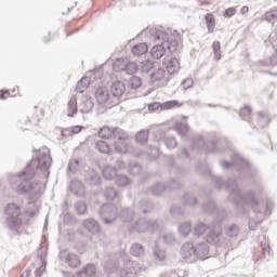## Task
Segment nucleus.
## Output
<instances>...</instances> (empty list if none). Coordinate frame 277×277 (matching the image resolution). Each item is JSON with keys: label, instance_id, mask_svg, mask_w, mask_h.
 <instances>
[{"label": "nucleus", "instance_id": "052dcab7", "mask_svg": "<svg viewBox=\"0 0 277 277\" xmlns=\"http://www.w3.org/2000/svg\"><path fill=\"white\" fill-rule=\"evenodd\" d=\"M179 159H189V150L186 149V147H182L177 151Z\"/></svg>", "mask_w": 277, "mask_h": 277}, {"label": "nucleus", "instance_id": "a18cd8bd", "mask_svg": "<svg viewBox=\"0 0 277 277\" xmlns=\"http://www.w3.org/2000/svg\"><path fill=\"white\" fill-rule=\"evenodd\" d=\"M75 211L78 215H85L88 213V205L83 201H77L75 203Z\"/></svg>", "mask_w": 277, "mask_h": 277}, {"label": "nucleus", "instance_id": "9b49d317", "mask_svg": "<svg viewBox=\"0 0 277 277\" xmlns=\"http://www.w3.org/2000/svg\"><path fill=\"white\" fill-rule=\"evenodd\" d=\"M95 98L98 105H102L103 107H115L111 94L107 87H98L95 91Z\"/></svg>", "mask_w": 277, "mask_h": 277}, {"label": "nucleus", "instance_id": "a878e982", "mask_svg": "<svg viewBox=\"0 0 277 277\" xmlns=\"http://www.w3.org/2000/svg\"><path fill=\"white\" fill-rule=\"evenodd\" d=\"M131 51L134 57H142V55H146V53H148V44L145 42L135 44L132 47Z\"/></svg>", "mask_w": 277, "mask_h": 277}, {"label": "nucleus", "instance_id": "aec40b11", "mask_svg": "<svg viewBox=\"0 0 277 277\" xmlns=\"http://www.w3.org/2000/svg\"><path fill=\"white\" fill-rule=\"evenodd\" d=\"M79 108L81 114H90L94 109V98L90 95H83Z\"/></svg>", "mask_w": 277, "mask_h": 277}, {"label": "nucleus", "instance_id": "de8ad7c7", "mask_svg": "<svg viewBox=\"0 0 277 277\" xmlns=\"http://www.w3.org/2000/svg\"><path fill=\"white\" fill-rule=\"evenodd\" d=\"M137 69H138L137 63L128 61L126 63V69L123 72H126V75H135V72H137Z\"/></svg>", "mask_w": 277, "mask_h": 277}, {"label": "nucleus", "instance_id": "c756f323", "mask_svg": "<svg viewBox=\"0 0 277 277\" xmlns=\"http://www.w3.org/2000/svg\"><path fill=\"white\" fill-rule=\"evenodd\" d=\"M195 250V256L197 259L205 260L209 256V248H207L205 245H196Z\"/></svg>", "mask_w": 277, "mask_h": 277}, {"label": "nucleus", "instance_id": "69168bd1", "mask_svg": "<svg viewBox=\"0 0 277 277\" xmlns=\"http://www.w3.org/2000/svg\"><path fill=\"white\" fill-rule=\"evenodd\" d=\"M155 256H156L157 261H166V251L156 250L155 251Z\"/></svg>", "mask_w": 277, "mask_h": 277}, {"label": "nucleus", "instance_id": "8fccbe9b", "mask_svg": "<svg viewBox=\"0 0 277 277\" xmlns=\"http://www.w3.org/2000/svg\"><path fill=\"white\" fill-rule=\"evenodd\" d=\"M141 66V72L148 75L155 68V64L151 61H143Z\"/></svg>", "mask_w": 277, "mask_h": 277}, {"label": "nucleus", "instance_id": "c85d7f7f", "mask_svg": "<svg viewBox=\"0 0 277 277\" xmlns=\"http://www.w3.org/2000/svg\"><path fill=\"white\" fill-rule=\"evenodd\" d=\"M103 176L106 181H114L118 177V170H116V167L107 166L103 170Z\"/></svg>", "mask_w": 277, "mask_h": 277}, {"label": "nucleus", "instance_id": "9d476101", "mask_svg": "<svg viewBox=\"0 0 277 277\" xmlns=\"http://www.w3.org/2000/svg\"><path fill=\"white\" fill-rule=\"evenodd\" d=\"M127 92V87L124 85V82L122 81H115L110 85V96L113 100V104L120 105V101H127V97H124V94Z\"/></svg>", "mask_w": 277, "mask_h": 277}, {"label": "nucleus", "instance_id": "39448f33", "mask_svg": "<svg viewBox=\"0 0 277 277\" xmlns=\"http://www.w3.org/2000/svg\"><path fill=\"white\" fill-rule=\"evenodd\" d=\"M221 168L223 170H228V168L234 167L242 174V176H247L252 179V176H256V168H254L250 162L241 156V154L234 151L232 156V162L226 160L220 161Z\"/></svg>", "mask_w": 277, "mask_h": 277}, {"label": "nucleus", "instance_id": "79ce46f5", "mask_svg": "<svg viewBox=\"0 0 277 277\" xmlns=\"http://www.w3.org/2000/svg\"><path fill=\"white\" fill-rule=\"evenodd\" d=\"M116 183L119 187H127L131 185V179L124 174H118L116 177Z\"/></svg>", "mask_w": 277, "mask_h": 277}, {"label": "nucleus", "instance_id": "680f3d73", "mask_svg": "<svg viewBox=\"0 0 277 277\" xmlns=\"http://www.w3.org/2000/svg\"><path fill=\"white\" fill-rule=\"evenodd\" d=\"M183 90H189L194 88V79L187 78L182 82Z\"/></svg>", "mask_w": 277, "mask_h": 277}, {"label": "nucleus", "instance_id": "ddd939ff", "mask_svg": "<svg viewBox=\"0 0 277 277\" xmlns=\"http://www.w3.org/2000/svg\"><path fill=\"white\" fill-rule=\"evenodd\" d=\"M150 81L155 88H163L168 85V77H166V69L158 68L156 71L150 74Z\"/></svg>", "mask_w": 277, "mask_h": 277}, {"label": "nucleus", "instance_id": "0eeeda50", "mask_svg": "<svg viewBox=\"0 0 277 277\" xmlns=\"http://www.w3.org/2000/svg\"><path fill=\"white\" fill-rule=\"evenodd\" d=\"M6 215L5 225L10 230H18L23 225V220H21V207L16 203H9L4 210Z\"/></svg>", "mask_w": 277, "mask_h": 277}, {"label": "nucleus", "instance_id": "4be33fe9", "mask_svg": "<svg viewBox=\"0 0 277 277\" xmlns=\"http://www.w3.org/2000/svg\"><path fill=\"white\" fill-rule=\"evenodd\" d=\"M111 142L116 144V142H122L124 140H129V134L121 128H113V134L110 136Z\"/></svg>", "mask_w": 277, "mask_h": 277}, {"label": "nucleus", "instance_id": "473e14b6", "mask_svg": "<svg viewBox=\"0 0 277 277\" xmlns=\"http://www.w3.org/2000/svg\"><path fill=\"white\" fill-rule=\"evenodd\" d=\"M182 256L184 259H192V256H196V249L194 245H184L182 248Z\"/></svg>", "mask_w": 277, "mask_h": 277}, {"label": "nucleus", "instance_id": "f3484780", "mask_svg": "<svg viewBox=\"0 0 277 277\" xmlns=\"http://www.w3.org/2000/svg\"><path fill=\"white\" fill-rule=\"evenodd\" d=\"M84 181L87 185H101V175L94 169H88L84 173Z\"/></svg>", "mask_w": 277, "mask_h": 277}, {"label": "nucleus", "instance_id": "3c124183", "mask_svg": "<svg viewBox=\"0 0 277 277\" xmlns=\"http://www.w3.org/2000/svg\"><path fill=\"white\" fill-rule=\"evenodd\" d=\"M170 213H172L174 217H185V211L183 208H181V206H173L170 209Z\"/></svg>", "mask_w": 277, "mask_h": 277}, {"label": "nucleus", "instance_id": "6ab92c4d", "mask_svg": "<svg viewBox=\"0 0 277 277\" xmlns=\"http://www.w3.org/2000/svg\"><path fill=\"white\" fill-rule=\"evenodd\" d=\"M69 189L74 196H78L79 198H83V196H85V185H83V182L79 180L71 181Z\"/></svg>", "mask_w": 277, "mask_h": 277}, {"label": "nucleus", "instance_id": "58836bf2", "mask_svg": "<svg viewBox=\"0 0 277 277\" xmlns=\"http://www.w3.org/2000/svg\"><path fill=\"white\" fill-rule=\"evenodd\" d=\"M183 202L184 205H187V207H196V205H198V198L193 194L185 193L183 196Z\"/></svg>", "mask_w": 277, "mask_h": 277}, {"label": "nucleus", "instance_id": "e433bc0d", "mask_svg": "<svg viewBox=\"0 0 277 277\" xmlns=\"http://www.w3.org/2000/svg\"><path fill=\"white\" fill-rule=\"evenodd\" d=\"M127 60L123 58H117L113 64V69L115 72H124L127 68Z\"/></svg>", "mask_w": 277, "mask_h": 277}, {"label": "nucleus", "instance_id": "ea45409f", "mask_svg": "<svg viewBox=\"0 0 277 277\" xmlns=\"http://www.w3.org/2000/svg\"><path fill=\"white\" fill-rule=\"evenodd\" d=\"M134 228L137 233H146L148 230V220L140 219L136 221Z\"/></svg>", "mask_w": 277, "mask_h": 277}, {"label": "nucleus", "instance_id": "c03bdc74", "mask_svg": "<svg viewBox=\"0 0 277 277\" xmlns=\"http://www.w3.org/2000/svg\"><path fill=\"white\" fill-rule=\"evenodd\" d=\"M128 85L131 88V90H137L138 88H142V78L137 76L131 77L128 81Z\"/></svg>", "mask_w": 277, "mask_h": 277}, {"label": "nucleus", "instance_id": "4c0bfd02", "mask_svg": "<svg viewBox=\"0 0 277 277\" xmlns=\"http://www.w3.org/2000/svg\"><path fill=\"white\" fill-rule=\"evenodd\" d=\"M82 129L83 128L81 126L65 128L62 130V135H63V137H70V135H72V134L77 135V133H81Z\"/></svg>", "mask_w": 277, "mask_h": 277}, {"label": "nucleus", "instance_id": "49530a36", "mask_svg": "<svg viewBox=\"0 0 277 277\" xmlns=\"http://www.w3.org/2000/svg\"><path fill=\"white\" fill-rule=\"evenodd\" d=\"M136 143L141 144V146H143V144H146L148 142V131L146 130H141L137 134H136Z\"/></svg>", "mask_w": 277, "mask_h": 277}, {"label": "nucleus", "instance_id": "864d4df0", "mask_svg": "<svg viewBox=\"0 0 277 277\" xmlns=\"http://www.w3.org/2000/svg\"><path fill=\"white\" fill-rule=\"evenodd\" d=\"M129 172L133 176H137V174L142 172V164H140L138 162L131 163L129 168Z\"/></svg>", "mask_w": 277, "mask_h": 277}, {"label": "nucleus", "instance_id": "f03ea898", "mask_svg": "<svg viewBox=\"0 0 277 277\" xmlns=\"http://www.w3.org/2000/svg\"><path fill=\"white\" fill-rule=\"evenodd\" d=\"M201 168L206 171L201 170ZM201 168L199 164L197 167V172L199 174H209L212 176L213 187L216 189H226L229 194V202H233L239 211L243 212L246 211V207H252L254 213H263L264 215H267V203L256 201L254 193L242 194L236 180L229 179L227 182H224L220 175H213L211 168L207 164H201Z\"/></svg>", "mask_w": 277, "mask_h": 277}, {"label": "nucleus", "instance_id": "f257e3e1", "mask_svg": "<svg viewBox=\"0 0 277 277\" xmlns=\"http://www.w3.org/2000/svg\"><path fill=\"white\" fill-rule=\"evenodd\" d=\"M53 163V159L48 153L40 151L38 158H32L26 164V168L17 175L19 180L15 188L18 196H26L29 200H36L40 192H42V184L39 182H31L32 179L38 176L48 177L51 174L49 170Z\"/></svg>", "mask_w": 277, "mask_h": 277}, {"label": "nucleus", "instance_id": "bf43d9fd", "mask_svg": "<svg viewBox=\"0 0 277 277\" xmlns=\"http://www.w3.org/2000/svg\"><path fill=\"white\" fill-rule=\"evenodd\" d=\"M252 114V108L250 106H245L240 108L239 116L240 118H248Z\"/></svg>", "mask_w": 277, "mask_h": 277}, {"label": "nucleus", "instance_id": "423d86ee", "mask_svg": "<svg viewBox=\"0 0 277 277\" xmlns=\"http://www.w3.org/2000/svg\"><path fill=\"white\" fill-rule=\"evenodd\" d=\"M210 228L211 232L207 235V243H221L222 242V224L220 222H214L211 225H207L202 222H199L195 226L196 237H202L203 233H207V229Z\"/></svg>", "mask_w": 277, "mask_h": 277}, {"label": "nucleus", "instance_id": "4468645a", "mask_svg": "<svg viewBox=\"0 0 277 277\" xmlns=\"http://www.w3.org/2000/svg\"><path fill=\"white\" fill-rule=\"evenodd\" d=\"M183 104L179 103L176 100L167 101L164 103L154 102L148 105L149 111H158V109H161V111H166L168 109H174V107H181Z\"/></svg>", "mask_w": 277, "mask_h": 277}, {"label": "nucleus", "instance_id": "cd10ccee", "mask_svg": "<svg viewBox=\"0 0 277 277\" xmlns=\"http://www.w3.org/2000/svg\"><path fill=\"white\" fill-rule=\"evenodd\" d=\"M77 96H71L68 104H67V116L68 118H75L77 114Z\"/></svg>", "mask_w": 277, "mask_h": 277}, {"label": "nucleus", "instance_id": "f8f14e48", "mask_svg": "<svg viewBox=\"0 0 277 277\" xmlns=\"http://www.w3.org/2000/svg\"><path fill=\"white\" fill-rule=\"evenodd\" d=\"M202 210L205 213H215L216 211V222L222 224L223 220H226V210H220L217 209V206H215V201L209 200L208 202L202 205Z\"/></svg>", "mask_w": 277, "mask_h": 277}, {"label": "nucleus", "instance_id": "5701e85b", "mask_svg": "<svg viewBox=\"0 0 277 277\" xmlns=\"http://www.w3.org/2000/svg\"><path fill=\"white\" fill-rule=\"evenodd\" d=\"M135 217V211L132 208H123L119 213V219L121 222L129 224V222H133Z\"/></svg>", "mask_w": 277, "mask_h": 277}, {"label": "nucleus", "instance_id": "7c9ffc66", "mask_svg": "<svg viewBox=\"0 0 277 277\" xmlns=\"http://www.w3.org/2000/svg\"><path fill=\"white\" fill-rule=\"evenodd\" d=\"M153 209H154V206L151 201H148L146 199L140 201L138 213H143L144 215H146V213H150Z\"/></svg>", "mask_w": 277, "mask_h": 277}, {"label": "nucleus", "instance_id": "2f4dec72", "mask_svg": "<svg viewBox=\"0 0 277 277\" xmlns=\"http://www.w3.org/2000/svg\"><path fill=\"white\" fill-rule=\"evenodd\" d=\"M95 148L96 150H98V153H102L103 155H109V153H111V147L105 141H97L95 143Z\"/></svg>", "mask_w": 277, "mask_h": 277}, {"label": "nucleus", "instance_id": "20e7f679", "mask_svg": "<svg viewBox=\"0 0 277 277\" xmlns=\"http://www.w3.org/2000/svg\"><path fill=\"white\" fill-rule=\"evenodd\" d=\"M228 146V138H222L217 133L211 132L205 140L202 136H197L193 140V148L198 150H205L209 153V148H212V153H222L226 150Z\"/></svg>", "mask_w": 277, "mask_h": 277}, {"label": "nucleus", "instance_id": "a19ab883", "mask_svg": "<svg viewBox=\"0 0 277 277\" xmlns=\"http://www.w3.org/2000/svg\"><path fill=\"white\" fill-rule=\"evenodd\" d=\"M104 198H106V200H116V198H118V190H116L114 186L106 187L104 190Z\"/></svg>", "mask_w": 277, "mask_h": 277}, {"label": "nucleus", "instance_id": "0e129e2a", "mask_svg": "<svg viewBox=\"0 0 277 277\" xmlns=\"http://www.w3.org/2000/svg\"><path fill=\"white\" fill-rule=\"evenodd\" d=\"M115 167L118 168V170H124V168H127V162H124L122 158H117L115 160Z\"/></svg>", "mask_w": 277, "mask_h": 277}, {"label": "nucleus", "instance_id": "13d9d810", "mask_svg": "<svg viewBox=\"0 0 277 277\" xmlns=\"http://www.w3.org/2000/svg\"><path fill=\"white\" fill-rule=\"evenodd\" d=\"M131 252L133 256H140V254H144V248L142 245H133L131 248Z\"/></svg>", "mask_w": 277, "mask_h": 277}, {"label": "nucleus", "instance_id": "72a5a7b5", "mask_svg": "<svg viewBox=\"0 0 277 277\" xmlns=\"http://www.w3.org/2000/svg\"><path fill=\"white\" fill-rule=\"evenodd\" d=\"M113 131L114 128L104 126L98 130V137H101V140H111Z\"/></svg>", "mask_w": 277, "mask_h": 277}, {"label": "nucleus", "instance_id": "b1692460", "mask_svg": "<svg viewBox=\"0 0 277 277\" xmlns=\"http://www.w3.org/2000/svg\"><path fill=\"white\" fill-rule=\"evenodd\" d=\"M34 265L37 267L35 272L36 277H42V274L47 272V259L42 256L37 258Z\"/></svg>", "mask_w": 277, "mask_h": 277}, {"label": "nucleus", "instance_id": "1a4fd4ad", "mask_svg": "<svg viewBox=\"0 0 277 277\" xmlns=\"http://www.w3.org/2000/svg\"><path fill=\"white\" fill-rule=\"evenodd\" d=\"M183 187V183L171 179L167 186L161 183L154 184L150 188H148L147 194H153V196H161L166 189H170V192H174L175 189H181Z\"/></svg>", "mask_w": 277, "mask_h": 277}, {"label": "nucleus", "instance_id": "393cba45", "mask_svg": "<svg viewBox=\"0 0 277 277\" xmlns=\"http://www.w3.org/2000/svg\"><path fill=\"white\" fill-rule=\"evenodd\" d=\"M239 233H241V230L237 224H230L225 227V235L228 239H232V241H235V239L239 237Z\"/></svg>", "mask_w": 277, "mask_h": 277}, {"label": "nucleus", "instance_id": "c9c22d12", "mask_svg": "<svg viewBox=\"0 0 277 277\" xmlns=\"http://www.w3.org/2000/svg\"><path fill=\"white\" fill-rule=\"evenodd\" d=\"M88 85H90V78H81L76 85V92H78L79 94H83Z\"/></svg>", "mask_w": 277, "mask_h": 277}, {"label": "nucleus", "instance_id": "37998d69", "mask_svg": "<svg viewBox=\"0 0 277 277\" xmlns=\"http://www.w3.org/2000/svg\"><path fill=\"white\" fill-rule=\"evenodd\" d=\"M179 233L183 237H188L189 233H192V223L190 222H184L179 226Z\"/></svg>", "mask_w": 277, "mask_h": 277}, {"label": "nucleus", "instance_id": "6e6552de", "mask_svg": "<svg viewBox=\"0 0 277 277\" xmlns=\"http://www.w3.org/2000/svg\"><path fill=\"white\" fill-rule=\"evenodd\" d=\"M98 215L104 224H114L118 217V208L111 203H104L98 210Z\"/></svg>", "mask_w": 277, "mask_h": 277}, {"label": "nucleus", "instance_id": "4d7b16f0", "mask_svg": "<svg viewBox=\"0 0 277 277\" xmlns=\"http://www.w3.org/2000/svg\"><path fill=\"white\" fill-rule=\"evenodd\" d=\"M237 14V6H230L223 12L224 18H233Z\"/></svg>", "mask_w": 277, "mask_h": 277}, {"label": "nucleus", "instance_id": "412c9836", "mask_svg": "<svg viewBox=\"0 0 277 277\" xmlns=\"http://www.w3.org/2000/svg\"><path fill=\"white\" fill-rule=\"evenodd\" d=\"M115 150L118 155H127V153H131L133 150V145L127 140L115 142Z\"/></svg>", "mask_w": 277, "mask_h": 277}, {"label": "nucleus", "instance_id": "7ed1b4c3", "mask_svg": "<svg viewBox=\"0 0 277 277\" xmlns=\"http://www.w3.org/2000/svg\"><path fill=\"white\" fill-rule=\"evenodd\" d=\"M145 42L153 44L157 42L150 50V55L154 60H161L166 55V50L170 53H176L181 47V34L176 30H163V28H149L141 32Z\"/></svg>", "mask_w": 277, "mask_h": 277}, {"label": "nucleus", "instance_id": "bb28decb", "mask_svg": "<svg viewBox=\"0 0 277 277\" xmlns=\"http://www.w3.org/2000/svg\"><path fill=\"white\" fill-rule=\"evenodd\" d=\"M176 236L172 232H161L158 236V243H174Z\"/></svg>", "mask_w": 277, "mask_h": 277}, {"label": "nucleus", "instance_id": "dca6fc26", "mask_svg": "<svg viewBox=\"0 0 277 277\" xmlns=\"http://www.w3.org/2000/svg\"><path fill=\"white\" fill-rule=\"evenodd\" d=\"M83 228L91 233V235H98L101 233V224L95 219H87L82 222Z\"/></svg>", "mask_w": 277, "mask_h": 277}, {"label": "nucleus", "instance_id": "603ef678", "mask_svg": "<svg viewBox=\"0 0 277 277\" xmlns=\"http://www.w3.org/2000/svg\"><path fill=\"white\" fill-rule=\"evenodd\" d=\"M79 166H81V161L79 159H71L68 163V172L76 173L79 170Z\"/></svg>", "mask_w": 277, "mask_h": 277}, {"label": "nucleus", "instance_id": "774afa93", "mask_svg": "<svg viewBox=\"0 0 277 277\" xmlns=\"http://www.w3.org/2000/svg\"><path fill=\"white\" fill-rule=\"evenodd\" d=\"M31 276V269H26L19 277H29Z\"/></svg>", "mask_w": 277, "mask_h": 277}, {"label": "nucleus", "instance_id": "5fc2aeb1", "mask_svg": "<svg viewBox=\"0 0 277 277\" xmlns=\"http://www.w3.org/2000/svg\"><path fill=\"white\" fill-rule=\"evenodd\" d=\"M212 49H213V53H214V60H216V62H220V60L222 58V56L220 54L222 45L220 44L219 41H214L212 44Z\"/></svg>", "mask_w": 277, "mask_h": 277}, {"label": "nucleus", "instance_id": "338daca9", "mask_svg": "<svg viewBox=\"0 0 277 277\" xmlns=\"http://www.w3.org/2000/svg\"><path fill=\"white\" fill-rule=\"evenodd\" d=\"M248 12H250V8H248V6H242L241 9H240V14H248Z\"/></svg>", "mask_w": 277, "mask_h": 277}, {"label": "nucleus", "instance_id": "f704fd0d", "mask_svg": "<svg viewBox=\"0 0 277 277\" xmlns=\"http://www.w3.org/2000/svg\"><path fill=\"white\" fill-rule=\"evenodd\" d=\"M205 18L208 28V34H213V31H215V16L212 13H208L206 14Z\"/></svg>", "mask_w": 277, "mask_h": 277}, {"label": "nucleus", "instance_id": "2eb2a0df", "mask_svg": "<svg viewBox=\"0 0 277 277\" xmlns=\"http://www.w3.org/2000/svg\"><path fill=\"white\" fill-rule=\"evenodd\" d=\"M61 259L68 267H72L74 269L81 266V259L78 258L75 253H69L66 255V252H61Z\"/></svg>", "mask_w": 277, "mask_h": 277}, {"label": "nucleus", "instance_id": "09e8293b", "mask_svg": "<svg viewBox=\"0 0 277 277\" xmlns=\"http://www.w3.org/2000/svg\"><path fill=\"white\" fill-rule=\"evenodd\" d=\"M162 142L166 144V146L169 150H174V148H176V146H179V141H176V137H174V136H168Z\"/></svg>", "mask_w": 277, "mask_h": 277}, {"label": "nucleus", "instance_id": "a211bd4d", "mask_svg": "<svg viewBox=\"0 0 277 277\" xmlns=\"http://www.w3.org/2000/svg\"><path fill=\"white\" fill-rule=\"evenodd\" d=\"M163 66L169 72V75H176L181 70V63L176 57L174 58H164Z\"/></svg>", "mask_w": 277, "mask_h": 277}, {"label": "nucleus", "instance_id": "e2e57ef3", "mask_svg": "<svg viewBox=\"0 0 277 277\" xmlns=\"http://www.w3.org/2000/svg\"><path fill=\"white\" fill-rule=\"evenodd\" d=\"M159 226H160L159 221H157V220L148 221V228H150V230H153V232L158 230Z\"/></svg>", "mask_w": 277, "mask_h": 277}, {"label": "nucleus", "instance_id": "6e6d98bb", "mask_svg": "<svg viewBox=\"0 0 277 277\" xmlns=\"http://www.w3.org/2000/svg\"><path fill=\"white\" fill-rule=\"evenodd\" d=\"M263 21H267V23H272V21H277V10L266 12L263 16Z\"/></svg>", "mask_w": 277, "mask_h": 277}]
</instances>
